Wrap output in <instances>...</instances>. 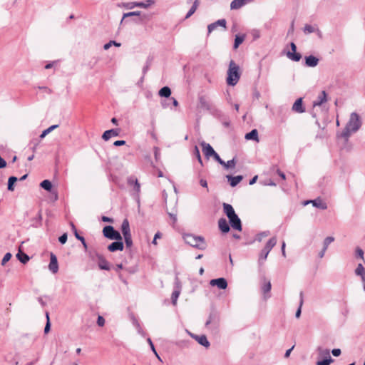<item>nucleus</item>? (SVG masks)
<instances>
[{"label": "nucleus", "mask_w": 365, "mask_h": 365, "mask_svg": "<svg viewBox=\"0 0 365 365\" xmlns=\"http://www.w3.org/2000/svg\"><path fill=\"white\" fill-rule=\"evenodd\" d=\"M361 126V121L359 115L356 113L350 115L349 119L346 125L345 128L341 133L340 136L348 140L351 134L357 132Z\"/></svg>", "instance_id": "1"}, {"label": "nucleus", "mask_w": 365, "mask_h": 365, "mask_svg": "<svg viewBox=\"0 0 365 365\" xmlns=\"http://www.w3.org/2000/svg\"><path fill=\"white\" fill-rule=\"evenodd\" d=\"M224 212L230 220L231 227L238 231L242 230V223L239 217L236 215L232 206L230 204H223Z\"/></svg>", "instance_id": "2"}, {"label": "nucleus", "mask_w": 365, "mask_h": 365, "mask_svg": "<svg viewBox=\"0 0 365 365\" xmlns=\"http://www.w3.org/2000/svg\"><path fill=\"white\" fill-rule=\"evenodd\" d=\"M240 78V67L233 61H231L227 71V83L230 86H235Z\"/></svg>", "instance_id": "3"}, {"label": "nucleus", "mask_w": 365, "mask_h": 365, "mask_svg": "<svg viewBox=\"0 0 365 365\" xmlns=\"http://www.w3.org/2000/svg\"><path fill=\"white\" fill-rule=\"evenodd\" d=\"M183 240L187 245L199 250H203L207 247L204 237L200 236H196L192 234H185L183 235Z\"/></svg>", "instance_id": "4"}, {"label": "nucleus", "mask_w": 365, "mask_h": 365, "mask_svg": "<svg viewBox=\"0 0 365 365\" xmlns=\"http://www.w3.org/2000/svg\"><path fill=\"white\" fill-rule=\"evenodd\" d=\"M103 235L110 240H121L120 234L115 231L112 226H106L103 230Z\"/></svg>", "instance_id": "5"}, {"label": "nucleus", "mask_w": 365, "mask_h": 365, "mask_svg": "<svg viewBox=\"0 0 365 365\" xmlns=\"http://www.w3.org/2000/svg\"><path fill=\"white\" fill-rule=\"evenodd\" d=\"M199 107L200 108L211 111L213 110V105L211 101L204 96L199 98Z\"/></svg>", "instance_id": "6"}, {"label": "nucleus", "mask_w": 365, "mask_h": 365, "mask_svg": "<svg viewBox=\"0 0 365 365\" xmlns=\"http://www.w3.org/2000/svg\"><path fill=\"white\" fill-rule=\"evenodd\" d=\"M210 284L212 287L216 286L220 289H225L227 287V280L222 277L211 279L210 281Z\"/></svg>", "instance_id": "7"}, {"label": "nucleus", "mask_w": 365, "mask_h": 365, "mask_svg": "<svg viewBox=\"0 0 365 365\" xmlns=\"http://www.w3.org/2000/svg\"><path fill=\"white\" fill-rule=\"evenodd\" d=\"M48 269L53 274L57 273L58 271V260H57L56 255L53 253H51V258H50V263L48 264Z\"/></svg>", "instance_id": "8"}, {"label": "nucleus", "mask_w": 365, "mask_h": 365, "mask_svg": "<svg viewBox=\"0 0 365 365\" xmlns=\"http://www.w3.org/2000/svg\"><path fill=\"white\" fill-rule=\"evenodd\" d=\"M200 145L202 146V152L207 158H210L215 152L209 143L202 142Z\"/></svg>", "instance_id": "9"}, {"label": "nucleus", "mask_w": 365, "mask_h": 365, "mask_svg": "<svg viewBox=\"0 0 365 365\" xmlns=\"http://www.w3.org/2000/svg\"><path fill=\"white\" fill-rule=\"evenodd\" d=\"M181 292V285L180 283L178 281H176L175 286V290L172 293L171 299H172V303L173 305H176L177 300Z\"/></svg>", "instance_id": "10"}, {"label": "nucleus", "mask_w": 365, "mask_h": 365, "mask_svg": "<svg viewBox=\"0 0 365 365\" xmlns=\"http://www.w3.org/2000/svg\"><path fill=\"white\" fill-rule=\"evenodd\" d=\"M191 336L194 338L200 345L203 346L205 348H208L210 346V342L208 341L205 335H195L190 334Z\"/></svg>", "instance_id": "11"}, {"label": "nucleus", "mask_w": 365, "mask_h": 365, "mask_svg": "<svg viewBox=\"0 0 365 365\" xmlns=\"http://www.w3.org/2000/svg\"><path fill=\"white\" fill-rule=\"evenodd\" d=\"M327 93L324 91H322L319 95L318 96L317 100H315L314 102H313V106L314 107H316V106H322L324 103L327 102Z\"/></svg>", "instance_id": "12"}, {"label": "nucleus", "mask_w": 365, "mask_h": 365, "mask_svg": "<svg viewBox=\"0 0 365 365\" xmlns=\"http://www.w3.org/2000/svg\"><path fill=\"white\" fill-rule=\"evenodd\" d=\"M308 203H312L313 206L319 208L321 210H326L327 208V203L324 202L320 198H317L313 200L307 201L305 202V205Z\"/></svg>", "instance_id": "13"}, {"label": "nucleus", "mask_w": 365, "mask_h": 365, "mask_svg": "<svg viewBox=\"0 0 365 365\" xmlns=\"http://www.w3.org/2000/svg\"><path fill=\"white\" fill-rule=\"evenodd\" d=\"M292 110L298 113H302L305 111V109L303 106L302 103V98H298L293 104L292 106Z\"/></svg>", "instance_id": "14"}, {"label": "nucleus", "mask_w": 365, "mask_h": 365, "mask_svg": "<svg viewBox=\"0 0 365 365\" xmlns=\"http://www.w3.org/2000/svg\"><path fill=\"white\" fill-rule=\"evenodd\" d=\"M250 1L251 0H233L230 4V9L232 10L239 9L249 3Z\"/></svg>", "instance_id": "15"}, {"label": "nucleus", "mask_w": 365, "mask_h": 365, "mask_svg": "<svg viewBox=\"0 0 365 365\" xmlns=\"http://www.w3.org/2000/svg\"><path fill=\"white\" fill-rule=\"evenodd\" d=\"M123 243L120 240H117L116 242H112L108 247V249L110 252L122 251L123 250Z\"/></svg>", "instance_id": "16"}, {"label": "nucleus", "mask_w": 365, "mask_h": 365, "mask_svg": "<svg viewBox=\"0 0 365 365\" xmlns=\"http://www.w3.org/2000/svg\"><path fill=\"white\" fill-rule=\"evenodd\" d=\"M222 26L223 28H226V21L225 19H220V20H217V21H215V23H212L211 24H210L207 27V29H208V32L209 33H211L212 31H213L215 29H216V28L217 26Z\"/></svg>", "instance_id": "17"}, {"label": "nucleus", "mask_w": 365, "mask_h": 365, "mask_svg": "<svg viewBox=\"0 0 365 365\" xmlns=\"http://www.w3.org/2000/svg\"><path fill=\"white\" fill-rule=\"evenodd\" d=\"M318 63H319V59L317 57H315L312 55L305 57V64L307 66L315 67L318 65Z\"/></svg>", "instance_id": "18"}, {"label": "nucleus", "mask_w": 365, "mask_h": 365, "mask_svg": "<svg viewBox=\"0 0 365 365\" xmlns=\"http://www.w3.org/2000/svg\"><path fill=\"white\" fill-rule=\"evenodd\" d=\"M304 33L305 34H309L312 33H317L319 36L321 35V31L317 26L306 24L304 27Z\"/></svg>", "instance_id": "19"}, {"label": "nucleus", "mask_w": 365, "mask_h": 365, "mask_svg": "<svg viewBox=\"0 0 365 365\" xmlns=\"http://www.w3.org/2000/svg\"><path fill=\"white\" fill-rule=\"evenodd\" d=\"M219 229L224 233L230 231V226L228 222L225 218H220L218 221Z\"/></svg>", "instance_id": "20"}, {"label": "nucleus", "mask_w": 365, "mask_h": 365, "mask_svg": "<svg viewBox=\"0 0 365 365\" xmlns=\"http://www.w3.org/2000/svg\"><path fill=\"white\" fill-rule=\"evenodd\" d=\"M277 238L276 237H273L271 239L269 240V241L265 245L264 249L266 251V254H269V252L272 250V249L277 244Z\"/></svg>", "instance_id": "21"}, {"label": "nucleus", "mask_w": 365, "mask_h": 365, "mask_svg": "<svg viewBox=\"0 0 365 365\" xmlns=\"http://www.w3.org/2000/svg\"><path fill=\"white\" fill-rule=\"evenodd\" d=\"M128 182L130 185H133V189L137 194H138L140 191V185L138 181V180L133 177H130L128 180Z\"/></svg>", "instance_id": "22"}, {"label": "nucleus", "mask_w": 365, "mask_h": 365, "mask_svg": "<svg viewBox=\"0 0 365 365\" xmlns=\"http://www.w3.org/2000/svg\"><path fill=\"white\" fill-rule=\"evenodd\" d=\"M118 131L117 130L111 129L106 130L102 138L104 140H108L112 136H118Z\"/></svg>", "instance_id": "23"}, {"label": "nucleus", "mask_w": 365, "mask_h": 365, "mask_svg": "<svg viewBox=\"0 0 365 365\" xmlns=\"http://www.w3.org/2000/svg\"><path fill=\"white\" fill-rule=\"evenodd\" d=\"M227 178L230 185L232 187H235L241 182V180H242V176L237 175V176L232 177L230 175H227Z\"/></svg>", "instance_id": "24"}, {"label": "nucleus", "mask_w": 365, "mask_h": 365, "mask_svg": "<svg viewBox=\"0 0 365 365\" xmlns=\"http://www.w3.org/2000/svg\"><path fill=\"white\" fill-rule=\"evenodd\" d=\"M317 350L319 357H323L324 359H329V357H331L329 349L323 348L322 346H319Z\"/></svg>", "instance_id": "25"}, {"label": "nucleus", "mask_w": 365, "mask_h": 365, "mask_svg": "<svg viewBox=\"0 0 365 365\" xmlns=\"http://www.w3.org/2000/svg\"><path fill=\"white\" fill-rule=\"evenodd\" d=\"M245 138L246 140H252L258 142L259 141L258 131L256 129H253L252 131L247 133L245 135Z\"/></svg>", "instance_id": "26"}, {"label": "nucleus", "mask_w": 365, "mask_h": 365, "mask_svg": "<svg viewBox=\"0 0 365 365\" xmlns=\"http://www.w3.org/2000/svg\"><path fill=\"white\" fill-rule=\"evenodd\" d=\"M121 232L123 236L130 234L129 222L126 219L124 220L122 222Z\"/></svg>", "instance_id": "27"}, {"label": "nucleus", "mask_w": 365, "mask_h": 365, "mask_svg": "<svg viewBox=\"0 0 365 365\" xmlns=\"http://www.w3.org/2000/svg\"><path fill=\"white\" fill-rule=\"evenodd\" d=\"M271 287L272 285L270 281L264 279L262 284V291L263 292L264 294L269 293L271 290Z\"/></svg>", "instance_id": "28"}, {"label": "nucleus", "mask_w": 365, "mask_h": 365, "mask_svg": "<svg viewBox=\"0 0 365 365\" xmlns=\"http://www.w3.org/2000/svg\"><path fill=\"white\" fill-rule=\"evenodd\" d=\"M155 0H146L145 1L137 2L138 7L143 9H148L153 4H155Z\"/></svg>", "instance_id": "29"}, {"label": "nucleus", "mask_w": 365, "mask_h": 365, "mask_svg": "<svg viewBox=\"0 0 365 365\" xmlns=\"http://www.w3.org/2000/svg\"><path fill=\"white\" fill-rule=\"evenodd\" d=\"M354 272L356 275L360 276L361 278H362L363 276H365V268L362 263L358 264Z\"/></svg>", "instance_id": "30"}, {"label": "nucleus", "mask_w": 365, "mask_h": 365, "mask_svg": "<svg viewBox=\"0 0 365 365\" xmlns=\"http://www.w3.org/2000/svg\"><path fill=\"white\" fill-rule=\"evenodd\" d=\"M287 56L294 61H299L301 58H302V56L300 53H297V52H294V53H292L291 51H288L287 53Z\"/></svg>", "instance_id": "31"}, {"label": "nucleus", "mask_w": 365, "mask_h": 365, "mask_svg": "<svg viewBox=\"0 0 365 365\" xmlns=\"http://www.w3.org/2000/svg\"><path fill=\"white\" fill-rule=\"evenodd\" d=\"M118 6L124 7L127 9H133L135 7H138L137 1L133 2H123L118 4Z\"/></svg>", "instance_id": "32"}, {"label": "nucleus", "mask_w": 365, "mask_h": 365, "mask_svg": "<svg viewBox=\"0 0 365 365\" xmlns=\"http://www.w3.org/2000/svg\"><path fill=\"white\" fill-rule=\"evenodd\" d=\"M99 262H98V266L101 269L104 270H108L109 266L108 262L103 259L101 256L98 257Z\"/></svg>", "instance_id": "33"}, {"label": "nucleus", "mask_w": 365, "mask_h": 365, "mask_svg": "<svg viewBox=\"0 0 365 365\" xmlns=\"http://www.w3.org/2000/svg\"><path fill=\"white\" fill-rule=\"evenodd\" d=\"M245 38V36L243 35H236L234 43V48L236 49L239 47V46L244 41Z\"/></svg>", "instance_id": "34"}, {"label": "nucleus", "mask_w": 365, "mask_h": 365, "mask_svg": "<svg viewBox=\"0 0 365 365\" xmlns=\"http://www.w3.org/2000/svg\"><path fill=\"white\" fill-rule=\"evenodd\" d=\"M171 94V90L169 87L165 86L159 91V95L161 97L168 98Z\"/></svg>", "instance_id": "35"}, {"label": "nucleus", "mask_w": 365, "mask_h": 365, "mask_svg": "<svg viewBox=\"0 0 365 365\" xmlns=\"http://www.w3.org/2000/svg\"><path fill=\"white\" fill-rule=\"evenodd\" d=\"M58 127V125H53L50 127H48V128H46V130H44L41 134L40 135V138L41 139H43L48 134H49L51 132H52L53 130H55L56 128H57Z\"/></svg>", "instance_id": "36"}, {"label": "nucleus", "mask_w": 365, "mask_h": 365, "mask_svg": "<svg viewBox=\"0 0 365 365\" xmlns=\"http://www.w3.org/2000/svg\"><path fill=\"white\" fill-rule=\"evenodd\" d=\"M16 257L21 262L24 264L26 263L29 260V256L26 254L21 252V251H19L16 255Z\"/></svg>", "instance_id": "37"}, {"label": "nucleus", "mask_w": 365, "mask_h": 365, "mask_svg": "<svg viewBox=\"0 0 365 365\" xmlns=\"http://www.w3.org/2000/svg\"><path fill=\"white\" fill-rule=\"evenodd\" d=\"M41 187L47 191H51L52 189V184L48 180H43L41 184Z\"/></svg>", "instance_id": "38"}, {"label": "nucleus", "mask_w": 365, "mask_h": 365, "mask_svg": "<svg viewBox=\"0 0 365 365\" xmlns=\"http://www.w3.org/2000/svg\"><path fill=\"white\" fill-rule=\"evenodd\" d=\"M17 178L14 176H11L8 180V190L9 191H13L14 190V184L17 181Z\"/></svg>", "instance_id": "39"}, {"label": "nucleus", "mask_w": 365, "mask_h": 365, "mask_svg": "<svg viewBox=\"0 0 365 365\" xmlns=\"http://www.w3.org/2000/svg\"><path fill=\"white\" fill-rule=\"evenodd\" d=\"M225 169L233 168L236 165L235 159L233 158L227 162H225V164H221Z\"/></svg>", "instance_id": "40"}, {"label": "nucleus", "mask_w": 365, "mask_h": 365, "mask_svg": "<svg viewBox=\"0 0 365 365\" xmlns=\"http://www.w3.org/2000/svg\"><path fill=\"white\" fill-rule=\"evenodd\" d=\"M334 241V237H327L323 242V249L327 250L329 245Z\"/></svg>", "instance_id": "41"}, {"label": "nucleus", "mask_w": 365, "mask_h": 365, "mask_svg": "<svg viewBox=\"0 0 365 365\" xmlns=\"http://www.w3.org/2000/svg\"><path fill=\"white\" fill-rule=\"evenodd\" d=\"M268 255L269 254H266V251L263 248L262 250L261 251V252L259 254V257L258 261H259V264H262L264 263V262L267 259Z\"/></svg>", "instance_id": "42"}, {"label": "nucleus", "mask_w": 365, "mask_h": 365, "mask_svg": "<svg viewBox=\"0 0 365 365\" xmlns=\"http://www.w3.org/2000/svg\"><path fill=\"white\" fill-rule=\"evenodd\" d=\"M120 43H118L115 41H110L108 43H106L104 46H103V48L105 50H108L112 46H115L116 47H120Z\"/></svg>", "instance_id": "43"}, {"label": "nucleus", "mask_w": 365, "mask_h": 365, "mask_svg": "<svg viewBox=\"0 0 365 365\" xmlns=\"http://www.w3.org/2000/svg\"><path fill=\"white\" fill-rule=\"evenodd\" d=\"M302 304H303V293L301 292L300 293L299 306V308L297 310L296 314H295V317L297 318H299L300 317V315H301V309H302Z\"/></svg>", "instance_id": "44"}, {"label": "nucleus", "mask_w": 365, "mask_h": 365, "mask_svg": "<svg viewBox=\"0 0 365 365\" xmlns=\"http://www.w3.org/2000/svg\"><path fill=\"white\" fill-rule=\"evenodd\" d=\"M123 237H124V240H125V243L126 246L128 247H130L133 245L131 234L124 235Z\"/></svg>", "instance_id": "45"}, {"label": "nucleus", "mask_w": 365, "mask_h": 365, "mask_svg": "<svg viewBox=\"0 0 365 365\" xmlns=\"http://www.w3.org/2000/svg\"><path fill=\"white\" fill-rule=\"evenodd\" d=\"M269 235V232L268 231L262 232L255 237V240L258 242H261L264 237H267Z\"/></svg>", "instance_id": "46"}, {"label": "nucleus", "mask_w": 365, "mask_h": 365, "mask_svg": "<svg viewBox=\"0 0 365 365\" xmlns=\"http://www.w3.org/2000/svg\"><path fill=\"white\" fill-rule=\"evenodd\" d=\"M356 256L359 257L362 261L364 262V251L361 248L357 247L355 250Z\"/></svg>", "instance_id": "47"}, {"label": "nucleus", "mask_w": 365, "mask_h": 365, "mask_svg": "<svg viewBox=\"0 0 365 365\" xmlns=\"http://www.w3.org/2000/svg\"><path fill=\"white\" fill-rule=\"evenodd\" d=\"M332 362L333 359H331V357H329V359H324L323 360L318 361L316 365H329Z\"/></svg>", "instance_id": "48"}, {"label": "nucleus", "mask_w": 365, "mask_h": 365, "mask_svg": "<svg viewBox=\"0 0 365 365\" xmlns=\"http://www.w3.org/2000/svg\"><path fill=\"white\" fill-rule=\"evenodd\" d=\"M141 14L140 11H130V12H128V13H125L123 14V19L122 21L126 18V17H128V16H140Z\"/></svg>", "instance_id": "49"}, {"label": "nucleus", "mask_w": 365, "mask_h": 365, "mask_svg": "<svg viewBox=\"0 0 365 365\" xmlns=\"http://www.w3.org/2000/svg\"><path fill=\"white\" fill-rule=\"evenodd\" d=\"M197 10L196 5H192L185 16V19L190 18Z\"/></svg>", "instance_id": "50"}, {"label": "nucleus", "mask_w": 365, "mask_h": 365, "mask_svg": "<svg viewBox=\"0 0 365 365\" xmlns=\"http://www.w3.org/2000/svg\"><path fill=\"white\" fill-rule=\"evenodd\" d=\"M71 226H72L73 230H74V233H75V236H76V237L78 240H79L82 243H84V237H82V236H80V235L78 234L77 230H76L75 226H74V225H73V223H71Z\"/></svg>", "instance_id": "51"}, {"label": "nucleus", "mask_w": 365, "mask_h": 365, "mask_svg": "<svg viewBox=\"0 0 365 365\" xmlns=\"http://www.w3.org/2000/svg\"><path fill=\"white\" fill-rule=\"evenodd\" d=\"M11 258V254L8 252L6 253L3 259H2V261H1V264L2 265H4L7 262H9L10 260V259Z\"/></svg>", "instance_id": "52"}, {"label": "nucleus", "mask_w": 365, "mask_h": 365, "mask_svg": "<svg viewBox=\"0 0 365 365\" xmlns=\"http://www.w3.org/2000/svg\"><path fill=\"white\" fill-rule=\"evenodd\" d=\"M251 34L254 39H257L260 37V31L258 29H253L251 31Z\"/></svg>", "instance_id": "53"}, {"label": "nucleus", "mask_w": 365, "mask_h": 365, "mask_svg": "<svg viewBox=\"0 0 365 365\" xmlns=\"http://www.w3.org/2000/svg\"><path fill=\"white\" fill-rule=\"evenodd\" d=\"M211 157H213V158L217 161L218 162L220 165L221 164H225V161L222 160L220 157L219 156V155L215 152V153H213V155L211 156Z\"/></svg>", "instance_id": "54"}, {"label": "nucleus", "mask_w": 365, "mask_h": 365, "mask_svg": "<svg viewBox=\"0 0 365 365\" xmlns=\"http://www.w3.org/2000/svg\"><path fill=\"white\" fill-rule=\"evenodd\" d=\"M154 156L156 160H159L160 156V150L158 147L154 148Z\"/></svg>", "instance_id": "55"}, {"label": "nucleus", "mask_w": 365, "mask_h": 365, "mask_svg": "<svg viewBox=\"0 0 365 365\" xmlns=\"http://www.w3.org/2000/svg\"><path fill=\"white\" fill-rule=\"evenodd\" d=\"M46 318H47V323L45 326V328H44V332L46 334L48 333L49 331H50V322H49V317H48V314L46 313Z\"/></svg>", "instance_id": "56"}, {"label": "nucleus", "mask_w": 365, "mask_h": 365, "mask_svg": "<svg viewBox=\"0 0 365 365\" xmlns=\"http://www.w3.org/2000/svg\"><path fill=\"white\" fill-rule=\"evenodd\" d=\"M97 324L99 327H103L105 324V319L102 316H98L97 319Z\"/></svg>", "instance_id": "57"}, {"label": "nucleus", "mask_w": 365, "mask_h": 365, "mask_svg": "<svg viewBox=\"0 0 365 365\" xmlns=\"http://www.w3.org/2000/svg\"><path fill=\"white\" fill-rule=\"evenodd\" d=\"M59 242L61 243V244H65L67 241V234L66 233H64L63 235H62L59 239H58Z\"/></svg>", "instance_id": "58"}, {"label": "nucleus", "mask_w": 365, "mask_h": 365, "mask_svg": "<svg viewBox=\"0 0 365 365\" xmlns=\"http://www.w3.org/2000/svg\"><path fill=\"white\" fill-rule=\"evenodd\" d=\"M195 155H196V156L197 158V160H198L199 163L202 165V159H201V157H200V151H199L197 147H195Z\"/></svg>", "instance_id": "59"}, {"label": "nucleus", "mask_w": 365, "mask_h": 365, "mask_svg": "<svg viewBox=\"0 0 365 365\" xmlns=\"http://www.w3.org/2000/svg\"><path fill=\"white\" fill-rule=\"evenodd\" d=\"M341 349H334L332 351H331V354L334 356H339L340 354H341Z\"/></svg>", "instance_id": "60"}, {"label": "nucleus", "mask_w": 365, "mask_h": 365, "mask_svg": "<svg viewBox=\"0 0 365 365\" xmlns=\"http://www.w3.org/2000/svg\"><path fill=\"white\" fill-rule=\"evenodd\" d=\"M200 184L202 187L207 188V182L205 179L200 180Z\"/></svg>", "instance_id": "61"}, {"label": "nucleus", "mask_w": 365, "mask_h": 365, "mask_svg": "<svg viewBox=\"0 0 365 365\" xmlns=\"http://www.w3.org/2000/svg\"><path fill=\"white\" fill-rule=\"evenodd\" d=\"M125 144V140H116L113 143V145L115 146H120V145H123Z\"/></svg>", "instance_id": "62"}, {"label": "nucleus", "mask_w": 365, "mask_h": 365, "mask_svg": "<svg viewBox=\"0 0 365 365\" xmlns=\"http://www.w3.org/2000/svg\"><path fill=\"white\" fill-rule=\"evenodd\" d=\"M6 166V162L0 156V168H5Z\"/></svg>", "instance_id": "63"}, {"label": "nucleus", "mask_w": 365, "mask_h": 365, "mask_svg": "<svg viewBox=\"0 0 365 365\" xmlns=\"http://www.w3.org/2000/svg\"><path fill=\"white\" fill-rule=\"evenodd\" d=\"M169 216L172 219L173 223H175L177 222L176 215L173 214V213H169Z\"/></svg>", "instance_id": "64"}]
</instances>
